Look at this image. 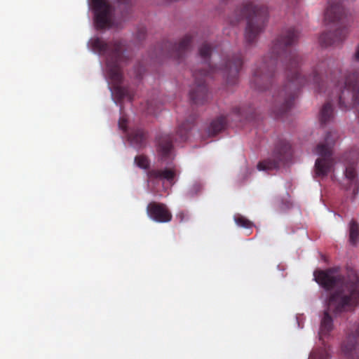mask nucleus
I'll return each mask as SVG.
<instances>
[{
	"label": "nucleus",
	"instance_id": "26",
	"mask_svg": "<svg viewBox=\"0 0 359 359\" xmlns=\"http://www.w3.org/2000/svg\"><path fill=\"white\" fill-rule=\"evenodd\" d=\"M353 60L356 62H359V44L355 48V51L353 55Z\"/></svg>",
	"mask_w": 359,
	"mask_h": 359
},
{
	"label": "nucleus",
	"instance_id": "31",
	"mask_svg": "<svg viewBox=\"0 0 359 359\" xmlns=\"http://www.w3.org/2000/svg\"><path fill=\"white\" fill-rule=\"evenodd\" d=\"M120 110H121V112L122 113V110H123L122 106H121Z\"/></svg>",
	"mask_w": 359,
	"mask_h": 359
},
{
	"label": "nucleus",
	"instance_id": "28",
	"mask_svg": "<svg viewBox=\"0 0 359 359\" xmlns=\"http://www.w3.org/2000/svg\"><path fill=\"white\" fill-rule=\"evenodd\" d=\"M234 112H235L236 114L239 115V114H240V113H241V109H238H238H235V111H234Z\"/></svg>",
	"mask_w": 359,
	"mask_h": 359
},
{
	"label": "nucleus",
	"instance_id": "3",
	"mask_svg": "<svg viewBox=\"0 0 359 359\" xmlns=\"http://www.w3.org/2000/svg\"><path fill=\"white\" fill-rule=\"evenodd\" d=\"M212 50V47L208 43H203L199 48V54L205 63L203 67L193 72L195 82L189 91V98L192 104L196 105L203 104L208 100V88L204 79L205 76H211L221 72L226 83L234 85L238 81V74L243 65V57L238 53L229 55L222 68L212 66L209 63Z\"/></svg>",
	"mask_w": 359,
	"mask_h": 359
},
{
	"label": "nucleus",
	"instance_id": "25",
	"mask_svg": "<svg viewBox=\"0 0 359 359\" xmlns=\"http://www.w3.org/2000/svg\"><path fill=\"white\" fill-rule=\"evenodd\" d=\"M118 127L124 132L127 131V118L122 115L118 121Z\"/></svg>",
	"mask_w": 359,
	"mask_h": 359
},
{
	"label": "nucleus",
	"instance_id": "7",
	"mask_svg": "<svg viewBox=\"0 0 359 359\" xmlns=\"http://www.w3.org/2000/svg\"><path fill=\"white\" fill-rule=\"evenodd\" d=\"M118 7L121 11L122 18L129 13L133 0H116ZM92 6L95 12V24L97 29L120 28L121 22H116L112 15V10L107 0H92Z\"/></svg>",
	"mask_w": 359,
	"mask_h": 359
},
{
	"label": "nucleus",
	"instance_id": "14",
	"mask_svg": "<svg viewBox=\"0 0 359 359\" xmlns=\"http://www.w3.org/2000/svg\"><path fill=\"white\" fill-rule=\"evenodd\" d=\"M176 170L175 168L164 169H151L147 172V177L150 181L166 180L170 185L175 184Z\"/></svg>",
	"mask_w": 359,
	"mask_h": 359
},
{
	"label": "nucleus",
	"instance_id": "9",
	"mask_svg": "<svg viewBox=\"0 0 359 359\" xmlns=\"http://www.w3.org/2000/svg\"><path fill=\"white\" fill-rule=\"evenodd\" d=\"M336 87L340 90L338 95L341 109L347 108L346 97L351 96L352 107L359 118V73L354 72L346 76L342 81H338Z\"/></svg>",
	"mask_w": 359,
	"mask_h": 359
},
{
	"label": "nucleus",
	"instance_id": "2",
	"mask_svg": "<svg viewBox=\"0 0 359 359\" xmlns=\"http://www.w3.org/2000/svg\"><path fill=\"white\" fill-rule=\"evenodd\" d=\"M314 280L325 290L336 287L327 303L318 332L319 339L329 335L333 328L330 313L339 315L342 312L351 311L359 304V276L357 271L348 269L346 276L339 274L338 268L314 272Z\"/></svg>",
	"mask_w": 359,
	"mask_h": 359
},
{
	"label": "nucleus",
	"instance_id": "21",
	"mask_svg": "<svg viewBox=\"0 0 359 359\" xmlns=\"http://www.w3.org/2000/svg\"><path fill=\"white\" fill-rule=\"evenodd\" d=\"M135 163L138 167L143 169H147L149 167V161L148 158L144 155L137 156L135 158Z\"/></svg>",
	"mask_w": 359,
	"mask_h": 359
},
{
	"label": "nucleus",
	"instance_id": "6",
	"mask_svg": "<svg viewBox=\"0 0 359 359\" xmlns=\"http://www.w3.org/2000/svg\"><path fill=\"white\" fill-rule=\"evenodd\" d=\"M325 20L327 23L335 25L336 28L321 34L319 37L320 45L324 47L341 45L348 37L351 26L342 0H329L325 12Z\"/></svg>",
	"mask_w": 359,
	"mask_h": 359
},
{
	"label": "nucleus",
	"instance_id": "22",
	"mask_svg": "<svg viewBox=\"0 0 359 359\" xmlns=\"http://www.w3.org/2000/svg\"><path fill=\"white\" fill-rule=\"evenodd\" d=\"M234 219L236 224L239 226L244 228H251L252 226V223L242 215L236 216Z\"/></svg>",
	"mask_w": 359,
	"mask_h": 359
},
{
	"label": "nucleus",
	"instance_id": "12",
	"mask_svg": "<svg viewBox=\"0 0 359 359\" xmlns=\"http://www.w3.org/2000/svg\"><path fill=\"white\" fill-rule=\"evenodd\" d=\"M292 156L291 145L286 140H280L273 151V158L261 161L257 165L259 170H271L279 167L280 162L287 161Z\"/></svg>",
	"mask_w": 359,
	"mask_h": 359
},
{
	"label": "nucleus",
	"instance_id": "4",
	"mask_svg": "<svg viewBox=\"0 0 359 359\" xmlns=\"http://www.w3.org/2000/svg\"><path fill=\"white\" fill-rule=\"evenodd\" d=\"M90 43L93 50L105 58L107 72L114 83L112 94L115 95L116 102L124 98L132 101L133 94L130 90L121 86L123 80L121 65L128 60V57L124 55L126 41L123 39H114L107 43L102 39L95 38L91 39Z\"/></svg>",
	"mask_w": 359,
	"mask_h": 359
},
{
	"label": "nucleus",
	"instance_id": "8",
	"mask_svg": "<svg viewBox=\"0 0 359 359\" xmlns=\"http://www.w3.org/2000/svg\"><path fill=\"white\" fill-rule=\"evenodd\" d=\"M337 139V134L334 131L328 132L324 142L319 143L315 152L319 157L314 165L315 177L323 178L333 170L334 159L332 158V147Z\"/></svg>",
	"mask_w": 359,
	"mask_h": 359
},
{
	"label": "nucleus",
	"instance_id": "16",
	"mask_svg": "<svg viewBox=\"0 0 359 359\" xmlns=\"http://www.w3.org/2000/svg\"><path fill=\"white\" fill-rule=\"evenodd\" d=\"M226 125V118L225 116H220L213 119L208 128V134L209 136H214L222 132Z\"/></svg>",
	"mask_w": 359,
	"mask_h": 359
},
{
	"label": "nucleus",
	"instance_id": "27",
	"mask_svg": "<svg viewBox=\"0 0 359 359\" xmlns=\"http://www.w3.org/2000/svg\"><path fill=\"white\" fill-rule=\"evenodd\" d=\"M350 156H353L352 152H350L349 154H345V155L344 156V161H348V157Z\"/></svg>",
	"mask_w": 359,
	"mask_h": 359
},
{
	"label": "nucleus",
	"instance_id": "30",
	"mask_svg": "<svg viewBox=\"0 0 359 359\" xmlns=\"http://www.w3.org/2000/svg\"><path fill=\"white\" fill-rule=\"evenodd\" d=\"M140 75H141V72H138L137 73V76H140Z\"/></svg>",
	"mask_w": 359,
	"mask_h": 359
},
{
	"label": "nucleus",
	"instance_id": "29",
	"mask_svg": "<svg viewBox=\"0 0 359 359\" xmlns=\"http://www.w3.org/2000/svg\"><path fill=\"white\" fill-rule=\"evenodd\" d=\"M147 111H148V113H152V111L149 107L147 109Z\"/></svg>",
	"mask_w": 359,
	"mask_h": 359
},
{
	"label": "nucleus",
	"instance_id": "19",
	"mask_svg": "<svg viewBox=\"0 0 359 359\" xmlns=\"http://www.w3.org/2000/svg\"><path fill=\"white\" fill-rule=\"evenodd\" d=\"M359 237V226L357 222L352 220L349 227V241L352 245H355Z\"/></svg>",
	"mask_w": 359,
	"mask_h": 359
},
{
	"label": "nucleus",
	"instance_id": "15",
	"mask_svg": "<svg viewBox=\"0 0 359 359\" xmlns=\"http://www.w3.org/2000/svg\"><path fill=\"white\" fill-rule=\"evenodd\" d=\"M344 175L346 179L348 182V186L346 189L352 190L353 194L355 195L358 193L359 189V180L358 178L353 158H351V161L348 162L346 166Z\"/></svg>",
	"mask_w": 359,
	"mask_h": 359
},
{
	"label": "nucleus",
	"instance_id": "23",
	"mask_svg": "<svg viewBox=\"0 0 359 359\" xmlns=\"http://www.w3.org/2000/svg\"><path fill=\"white\" fill-rule=\"evenodd\" d=\"M203 189L202 185L200 183H195L188 191V195L193 197L199 194Z\"/></svg>",
	"mask_w": 359,
	"mask_h": 359
},
{
	"label": "nucleus",
	"instance_id": "1",
	"mask_svg": "<svg viewBox=\"0 0 359 359\" xmlns=\"http://www.w3.org/2000/svg\"><path fill=\"white\" fill-rule=\"evenodd\" d=\"M299 36V32L294 27L283 30L273 41L270 57H264L252 71L251 87L264 91L271 83L275 67L280 62L285 68V81L273 95L274 106L272 110L277 117L283 116L292 108L302 87L311 86L321 91L323 77L327 72L328 63L325 60L313 66L309 74H303L299 71L303 58L296 50L291 48L297 42Z\"/></svg>",
	"mask_w": 359,
	"mask_h": 359
},
{
	"label": "nucleus",
	"instance_id": "11",
	"mask_svg": "<svg viewBox=\"0 0 359 359\" xmlns=\"http://www.w3.org/2000/svg\"><path fill=\"white\" fill-rule=\"evenodd\" d=\"M191 42L192 36L189 34L185 35L178 43L169 41H163L158 46L156 55L180 60L189 49Z\"/></svg>",
	"mask_w": 359,
	"mask_h": 359
},
{
	"label": "nucleus",
	"instance_id": "10",
	"mask_svg": "<svg viewBox=\"0 0 359 359\" xmlns=\"http://www.w3.org/2000/svg\"><path fill=\"white\" fill-rule=\"evenodd\" d=\"M192 127V122L187 120L180 124L176 130L175 137L165 134L161 135L158 140L157 151L162 160L168 158L173 148L172 142H184L188 138V133Z\"/></svg>",
	"mask_w": 359,
	"mask_h": 359
},
{
	"label": "nucleus",
	"instance_id": "5",
	"mask_svg": "<svg viewBox=\"0 0 359 359\" xmlns=\"http://www.w3.org/2000/svg\"><path fill=\"white\" fill-rule=\"evenodd\" d=\"M268 18L269 11L266 5L248 0L235 8L228 20L231 25H234L243 19H246L245 41L248 44H252L264 32Z\"/></svg>",
	"mask_w": 359,
	"mask_h": 359
},
{
	"label": "nucleus",
	"instance_id": "13",
	"mask_svg": "<svg viewBox=\"0 0 359 359\" xmlns=\"http://www.w3.org/2000/svg\"><path fill=\"white\" fill-rule=\"evenodd\" d=\"M147 213L151 219L158 223L169 222L172 218V215L165 204L155 201L147 205Z\"/></svg>",
	"mask_w": 359,
	"mask_h": 359
},
{
	"label": "nucleus",
	"instance_id": "24",
	"mask_svg": "<svg viewBox=\"0 0 359 359\" xmlns=\"http://www.w3.org/2000/svg\"><path fill=\"white\" fill-rule=\"evenodd\" d=\"M147 34V29L144 26H140L137 28L135 37L137 40L142 41L144 39Z\"/></svg>",
	"mask_w": 359,
	"mask_h": 359
},
{
	"label": "nucleus",
	"instance_id": "20",
	"mask_svg": "<svg viewBox=\"0 0 359 359\" xmlns=\"http://www.w3.org/2000/svg\"><path fill=\"white\" fill-rule=\"evenodd\" d=\"M309 359H329V355L325 349L318 348L311 352Z\"/></svg>",
	"mask_w": 359,
	"mask_h": 359
},
{
	"label": "nucleus",
	"instance_id": "17",
	"mask_svg": "<svg viewBox=\"0 0 359 359\" xmlns=\"http://www.w3.org/2000/svg\"><path fill=\"white\" fill-rule=\"evenodd\" d=\"M128 137L133 145L141 147L146 140V135L142 129L136 128L128 133Z\"/></svg>",
	"mask_w": 359,
	"mask_h": 359
},
{
	"label": "nucleus",
	"instance_id": "18",
	"mask_svg": "<svg viewBox=\"0 0 359 359\" xmlns=\"http://www.w3.org/2000/svg\"><path fill=\"white\" fill-rule=\"evenodd\" d=\"M334 118V110L332 105L330 102H327L322 107L320 114L319 120L322 125L326 124Z\"/></svg>",
	"mask_w": 359,
	"mask_h": 359
}]
</instances>
